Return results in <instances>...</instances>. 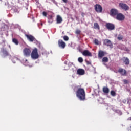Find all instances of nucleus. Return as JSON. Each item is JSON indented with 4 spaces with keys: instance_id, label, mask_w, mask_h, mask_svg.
Listing matches in <instances>:
<instances>
[{
    "instance_id": "obj_36",
    "label": "nucleus",
    "mask_w": 131,
    "mask_h": 131,
    "mask_svg": "<svg viewBox=\"0 0 131 131\" xmlns=\"http://www.w3.org/2000/svg\"><path fill=\"white\" fill-rule=\"evenodd\" d=\"M26 62H27V59H26Z\"/></svg>"
},
{
    "instance_id": "obj_8",
    "label": "nucleus",
    "mask_w": 131,
    "mask_h": 131,
    "mask_svg": "<svg viewBox=\"0 0 131 131\" xmlns=\"http://www.w3.org/2000/svg\"><path fill=\"white\" fill-rule=\"evenodd\" d=\"M118 72L122 76H126V74H127L126 70L122 68H119L118 70Z\"/></svg>"
},
{
    "instance_id": "obj_25",
    "label": "nucleus",
    "mask_w": 131,
    "mask_h": 131,
    "mask_svg": "<svg viewBox=\"0 0 131 131\" xmlns=\"http://www.w3.org/2000/svg\"><path fill=\"white\" fill-rule=\"evenodd\" d=\"M111 96H113V97L116 96V93L115 92V91L112 90L111 91Z\"/></svg>"
},
{
    "instance_id": "obj_6",
    "label": "nucleus",
    "mask_w": 131,
    "mask_h": 131,
    "mask_svg": "<svg viewBox=\"0 0 131 131\" xmlns=\"http://www.w3.org/2000/svg\"><path fill=\"white\" fill-rule=\"evenodd\" d=\"M116 19L118 21H123L125 19V16L122 13H119L116 16Z\"/></svg>"
},
{
    "instance_id": "obj_32",
    "label": "nucleus",
    "mask_w": 131,
    "mask_h": 131,
    "mask_svg": "<svg viewBox=\"0 0 131 131\" xmlns=\"http://www.w3.org/2000/svg\"><path fill=\"white\" fill-rule=\"evenodd\" d=\"M42 14H43V16H44L45 17H47V13H46L45 11L43 12H42Z\"/></svg>"
},
{
    "instance_id": "obj_20",
    "label": "nucleus",
    "mask_w": 131,
    "mask_h": 131,
    "mask_svg": "<svg viewBox=\"0 0 131 131\" xmlns=\"http://www.w3.org/2000/svg\"><path fill=\"white\" fill-rule=\"evenodd\" d=\"M94 29H98V30H100V26L99 25V24L97 23H95L94 24Z\"/></svg>"
},
{
    "instance_id": "obj_15",
    "label": "nucleus",
    "mask_w": 131,
    "mask_h": 131,
    "mask_svg": "<svg viewBox=\"0 0 131 131\" xmlns=\"http://www.w3.org/2000/svg\"><path fill=\"white\" fill-rule=\"evenodd\" d=\"M82 55L86 57H92V53L89 50H85L82 52Z\"/></svg>"
},
{
    "instance_id": "obj_27",
    "label": "nucleus",
    "mask_w": 131,
    "mask_h": 131,
    "mask_svg": "<svg viewBox=\"0 0 131 131\" xmlns=\"http://www.w3.org/2000/svg\"><path fill=\"white\" fill-rule=\"evenodd\" d=\"M75 33L78 35L80 34V33H81V31H80V30L77 29L75 31Z\"/></svg>"
},
{
    "instance_id": "obj_34",
    "label": "nucleus",
    "mask_w": 131,
    "mask_h": 131,
    "mask_svg": "<svg viewBox=\"0 0 131 131\" xmlns=\"http://www.w3.org/2000/svg\"><path fill=\"white\" fill-rule=\"evenodd\" d=\"M128 120H131V117L128 118Z\"/></svg>"
},
{
    "instance_id": "obj_12",
    "label": "nucleus",
    "mask_w": 131,
    "mask_h": 131,
    "mask_svg": "<svg viewBox=\"0 0 131 131\" xmlns=\"http://www.w3.org/2000/svg\"><path fill=\"white\" fill-rule=\"evenodd\" d=\"M85 74V71L83 69H79L77 71V74H78V75H84Z\"/></svg>"
},
{
    "instance_id": "obj_4",
    "label": "nucleus",
    "mask_w": 131,
    "mask_h": 131,
    "mask_svg": "<svg viewBox=\"0 0 131 131\" xmlns=\"http://www.w3.org/2000/svg\"><path fill=\"white\" fill-rule=\"evenodd\" d=\"M94 9L97 13H102L103 12V7L99 4H96L94 6Z\"/></svg>"
},
{
    "instance_id": "obj_23",
    "label": "nucleus",
    "mask_w": 131,
    "mask_h": 131,
    "mask_svg": "<svg viewBox=\"0 0 131 131\" xmlns=\"http://www.w3.org/2000/svg\"><path fill=\"white\" fill-rule=\"evenodd\" d=\"M102 62H104V63H107L109 62V59H108V57H104L102 58Z\"/></svg>"
},
{
    "instance_id": "obj_1",
    "label": "nucleus",
    "mask_w": 131,
    "mask_h": 131,
    "mask_svg": "<svg viewBox=\"0 0 131 131\" xmlns=\"http://www.w3.org/2000/svg\"><path fill=\"white\" fill-rule=\"evenodd\" d=\"M75 88L77 89L76 92V97L78 98L80 101H85L86 94L84 89L81 88V85H78Z\"/></svg>"
},
{
    "instance_id": "obj_3",
    "label": "nucleus",
    "mask_w": 131,
    "mask_h": 131,
    "mask_svg": "<svg viewBox=\"0 0 131 131\" xmlns=\"http://www.w3.org/2000/svg\"><path fill=\"white\" fill-rule=\"evenodd\" d=\"M119 7L124 10V11H128L129 10V7L125 3H120L119 4Z\"/></svg>"
},
{
    "instance_id": "obj_10",
    "label": "nucleus",
    "mask_w": 131,
    "mask_h": 131,
    "mask_svg": "<svg viewBox=\"0 0 131 131\" xmlns=\"http://www.w3.org/2000/svg\"><path fill=\"white\" fill-rule=\"evenodd\" d=\"M110 14L111 16H112V17L117 16L118 14V10L116 9H112L110 11Z\"/></svg>"
},
{
    "instance_id": "obj_28",
    "label": "nucleus",
    "mask_w": 131,
    "mask_h": 131,
    "mask_svg": "<svg viewBox=\"0 0 131 131\" xmlns=\"http://www.w3.org/2000/svg\"><path fill=\"white\" fill-rule=\"evenodd\" d=\"M78 61L80 63H82V62H83V59H82L81 57H79L78 59Z\"/></svg>"
},
{
    "instance_id": "obj_17",
    "label": "nucleus",
    "mask_w": 131,
    "mask_h": 131,
    "mask_svg": "<svg viewBox=\"0 0 131 131\" xmlns=\"http://www.w3.org/2000/svg\"><path fill=\"white\" fill-rule=\"evenodd\" d=\"M25 36L27 38V39L30 41H33L34 40V37H33L31 35H28L26 34Z\"/></svg>"
},
{
    "instance_id": "obj_29",
    "label": "nucleus",
    "mask_w": 131,
    "mask_h": 131,
    "mask_svg": "<svg viewBox=\"0 0 131 131\" xmlns=\"http://www.w3.org/2000/svg\"><path fill=\"white\" fill-rule=\"evenodd\" d=\"M94 43L95 45H97V46L99 45V40L97 39L94 40Z\"/></svg>"
},
{
    "instance_id": "obj_13",
    "label": "nucleus",
    "mask_w": 131,
    "mask_h": 131,
    "mask_svg": "<svg viewBox=\"0 0 131 131\" xmlns=\"http://www.w3.org/2000/svg\"><path fill=\"white\" fill-rule=\"evenodd\" d=\"M105 55H107V53L104 52L103 51L100 50L98 52V58L102 59V58Z\"/></svg>"
},
{
    "instance_id": "obj_22",
    "label": "nucleus",
    "mask_w": 131,
    "mask_h": 131,
    "mask_svg": "<svg viewBox=\"0 0 131 131\" xmlns=\"http://www.w3.org/2000/svg\"><path fill=\"white\" fill-rule=\"evenodd\" d=\"M12 42H13V43H14L16 46H18V45H19V41H18V39L15 38L12 39Z\"/></svg>"
},
{
    "instance_id": "obj_31",
    "label": "nucleus",
    "mask_w": 131,
    "mask_h": 131,
    "mask_svg": "<svg viewBox=\"0 0 131 131\" xmlns=\"http://www.w3.org/2000/svg\"><path fill=\"white\" fill-rule=\"evenodd\" d=\"M86 63L87 65H91V64H92V63L90 61H86Z\"/></svg>"
},
{
    "instance_id": "obj_16",
    "label": "nucleus",
    "mask_w": 131,
    "mask_h": 131,
    "mask_svg": "<svg viewBox=\"0 0 131 131\" xmlns=\"http://www.w3.org/2000/svg\"><path fill=\"white\" fill-rule=\"evenodd\" d=\"M122 61L125 65H129V59L127 57H124L122 58Z\"/></svg>"
},
{
    "instance_id": "obj_35",
    "label": "nucleus",
    "mask_w": 131,
    "mask_h": 131,
    "mask_svg": "<svg viewBox=\"0 0 131 131\" xmlns=\"http://www.w3.org/2000/svg\"><path fill=\"white\" fill-rule=\"evenodd\" d=\"M1 2H4L5 0H0Z\"/></svg>"
},
{
    "instance_id": "obj_24",
    "label": "nucleus",
    "mask_w": 131,
    "mask_h": 131,
    "mask_svg": "<svg viewBox=\"0 0 131 131\" xmlns=\"http://www.w3.org/2000/svg\"><path fill=\"white\" fill-rule=\"evenodd\" d=\"M123 38V36L121 34H119L117 37V39H118V40H122Z\"/></svg>"
},
{
    "instance_id": "obj_14",
    "label": "nucleus",
    "mask_w": 131,
    "mask_h": 131,
    "mask_svg": "<svg viewBox=\"0 0 131 131\" xmlns=\"http://www.w3.org/2000/svg\"><path fill=\"white\" fill-rule=\"evenodd\" d=\"M63 22V19L62 17L60 15H57L56 17V24H61V23Z\"/></svg>"
},
{
    "instance_id": "obj_30",
    "label": "nucleus",
    "mask_w": 131,
    "mask_h": 131,
    "mask_svg": "<svg viewBox=\"0 0 131 131\" xmlns=\"http://www.w3.org/2000/svg\"><path fill=\"white\" fill-rule=\"evenodd\" d=\"M124 84H127L128 83V81L127 80L124 79L123 80Z\"/></svg>"
},
{
    "instance_id": "obj_11",
    "label": "nucleus",
    "mask_w": 131,
    "mask_h": 131,
    "mask_svg": "<svg viewBox=\"0 0 131 131\" xmlns=\"http://www.w3.org/2000/svg\"><path fill=\"white\" fill-rule=\"evenodd\" d=\"M106 27L108 30H114V29H115V26L114 24L109 23L106 24Z\"/></svg>"
},
{
    "instance_id": "obj_26",
    "label": "nucleus",
    "mask_w": 131,
    "mask_h": 131,
    "mask_svg": "<svg viewBox=\"0 0 131 131\" xmlns=\"http://www.w3.org/2000/svg\"><path fill=\"white\" fill-rule=\"evenodd\" d=\"M63 39L66 41H68V40H69V37H68V36H67V35H65L63 36Z\"/></svg>"
},
{
    "instance_id": "obj_2",
    "label": "nucleus",
    "mask_w": 131,
    "mask_h": 131,
    "mask_svg": "<svg viewBox=\"0 0 131 131\" xmlns=\"http://www.w3.org/2000/svg\"><path fill=\"white\" fill-rule=\"evenodd\" d=\"M32 59H34V60H36V59H38L39 58V55H38V50L37 48H34L31 54Z\"/></svg>"
},
{
    "instance_id": "obj_9",
    "label": "nucleus",
    "mask_w": 131,
    "mask_h": 131,
    "mask_svg": "<svg viewBox=\"0 0 131 131\" xmlns=\"http://www.w3.org/2000/svg\"><path fill=\"white\" fill-rule=\"evenodd\" d=\"M103 45L105 46H107V47H110V48H112L113 45H112V42L111 41L108 39H105L103 40Z\"/></svg>"
},
{
    "instance_id": "obj_33",
    "label": "nucleus",
    "mask_w": 131,
    "mask_h": 131,
    "mask_svg": "<svg viewBox=\"0 0 131 131\" xmlns=\"http://www.w3.org/2000/svg\"><path fill=\"white\" fill-rule=\"evenodd\" d=\"M63 3H67V0H62Z\"/></svg>"
},
{
    "instance_id": "obj_7",
    "label": "nucleus",
    "mask_w": 131,
    "mask_h": 131,
    "mask_svg": "<svg viewBox=\"0 0 131 131\" xmlns=\"http://www.w3.org/2000/svg\"><path fill=\"white\" fill-rule=\"evenodd\" d=\"M58 47L61 49H65L66 48V43L62 39L58 40Z\"/></svg>"
},
{
    "instance_id": "obj_18",
    "label": "nucleus",
    "mask_w": 131,
    "mask_h": 131,
    "mask_svg": "<svg viewBox=\"0 0 131 131\" xmlns=\"http://www.w3.org/2000/svg\"><path fill=\"white\" fill-rule=\"evenodd\" d=\"M1 52L5 56H9V52L5 48H1Z\"/></svg>"
},
{
    "instance_id": "obj_5",
    "label": "nucleus",
    "mask_w": 131,
    "mask_h": 131,
    "mask_svg": "<svg viewBox=\"0 0 131 131\" xmlns=\"http://www.w3.org/2000/svg\"><path fill=\"white\" fill-rule=\"evenodd\" d=\"M23 53L25 57H30L31 54V50L29 48H26L24 49Z\"/></svg>"
},
{
    "instance_id": "obj_21",
    "label": "nucleus",
    "mask_w": 131,
    "mask_h": 131,
    "mask_svg": "<svg viewBox=\"0 0 131 131\" xmlns=\"http://www.w3.org/2000/svg\"><path fill=\"white\" fill-rule=\"evenodd\" d=\"M103 92L104 94H108L109 93V88L107 87H103Z\"/></svg>"
},
{
    "instance_id": "obj_19",
    "label": "nucleus",
    "mask_w": 131,
    "mask_h": 131,
    "mask_svg": "<svg viewBox=\"0 0 131 131\" xmlns=\"http://www.w3.org/2000/svg\"><path fill=\"white\" fill-rule=\"evenodd\" d=\"M48 22L49 23H53V22H54V19L53 18L52 15H49L48 16Z\"/></svg>"
}]
</instances>
